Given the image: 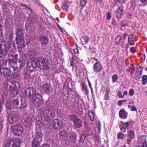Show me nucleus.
I'll use <instances>...</instances> for the list:
<instances>
[{
    "label": "nucleus",
    "mask_w": 147,
    "mask_h": 147,
    "mask_svg": "<svg viewBox=\"0 0 147 147\" xmlns=\"http://www.w3.org/2000/svg\"><path fill=\"white\" fill-rule=\"evenodd\" d=\"M102 69V65L100 62H96L93 65V69L94 72L98 73L100 72Z\"/></svg>",
    "instance_id": "f8f14e48"
},
{
    "label": "nucleus",
    "mask_w": 147,
    "mask_h": 147,
    "mask_svg": "<svg viewBox=\"0 0 147 147\" xmlns=\"http://www.w3.org/2000/svg\"><path fill=\"white\" fill-rule=\"evenodd\" d=\"M32 119L30 116H28L24 119V124L27 127H29L32 125Z\"/></svg>",
    "instance_id": "f3484780"
},
{
    "label": "nucleus",
    "mask_w": 147,
    "mask_h": 147,
    "mask_svg": "<svg viewBox=\"0 0 147 147\" xmlns=\"http://www.w3.org/2000/svg\"><path fill=\"white\" fill-rule=\"evenodd\" d=\"M128 36L130 38V39H133L134 38V35H129Z\"/></svg>",
    "instance_id": "052dcab7"
},
{
    "label": "nucleus",
    "mask_w": 147,
    "mask_h": 147,
    "mask_svg": "<svg viewBox=\"0 0 147 147\" xmlns=\"http://www.w3.org/2000/svg\"><path fill=\"white\" fill-rule=\"evenodd\" d=\"M147 138L145 135H142L140 136L138 138V143L140 144L143 142H147Z\"/></svg>",
    "instance_id": "6ab92c4d"
},
{
    "label": "nucleus",
    "mask_w": 147,
    "mask_h": 147,
    "mask_svg": "<svg viewBox=\"0 0 147 147\" xmlns=\"http://www.w3.org/2000/svg\"><path fill=\"white\" fill-rule=\"evenodd\" d=\"M3 120L2 119L0 120V130H1L3 128Z\"/></svg>",
    "instance_id": "3c124183"
},
{
    "label": "nucleus",
    "mask_w": 147,
    "mask_h": 147,
    "mask_svg": "<svg viewBox=\"0 0 147 147\" xmlns=\"http://www.w3.org/2000/svg\"><path fill=\"white\" fill-rule=\"evenodd\" d=\"M77 136L75 134H71L69 136L70 139L74 143L77 140Z\"/></svg>",
    "instance_id": "cd10ccee"
},
{
    "label": "nucleus",
    "mask_w": 147,
    "mask_h": 147,
    "mask_svg": "<svg viewBox=\"0 0 147 147\" xmlns=\"http://www.w3.org/2000/svg\"><path fill=\"white\" fill-rule=\"evenodd\" d=\"M131 70H134L135 69V67L133 65H132L131 66L129 67Z\"/></svg>",
    "instance_id": "338daca9"
},
{
    "label": "nucleus",
    "mask_w": 147,
    "mask_h": 147,
    "mask_svg": "<svg viewBox=\"0 0 147 147\" xmlns=\"http://www.w3.org/2000/svg\"><path fill=\"white\" fill-rule=\"evenodd\" d=\"M130 70L131 69L129 67H128L127 69L126 70V72L128 73H129L130 72Z\"/></svg>",
    "instance_id": "774afa93"
},
{
    "label": "nucleus",
    "mask_w": 147,
    "mask_h": 147,
    "mask_svg": "<svg viewBox=\"0 0 147 147\" xmlns=\"http://www.w3.org/2000/svg\"><path fill=\"white\" fill-rule=\"evenodd\" d=\"M78 117H79L78 115L75 114H73L69 115L68 116V119L70 121L74 123L78 119Z\"/></svg>",
    "instance_id": "412c9836"
},
{
    "label": "nucleus",
    "mask_w": 147,
    "mask_h": 147,
    "mask_svg": "<svg viewBox=\"0 0 147 147\" xmlns=\"http://www.w3.org/2000/svg\"><path fill=\"white\" fill-rule=\"evenodd\" d=\"M142 144L141 147H147V142L141 143Z\"/></svg>",
    "instance_id": "de8ad7c7"
},
{
    "label": "nucleus",
    "mask_w": 147,
    "mask_h": 147,
    "mask_svg": "<svg viewBox=\"0 0 147 147\" xmlns=\"http://www.w3.org/2000/svg\"><path fill=\"white\" fill-rule=\"evenodd\" d=\"M25 94L27 97L30 98L32 101L38 103L42 99V96L39 93L36 92V90L33 87L27 88L25 91Z\"/></svg>",
    "instance_id": "7ed1b4c3"
},
{
    "label": "nucleus",
    "mask_w": 147,
    "mask_h": 147,
    "mask_svg": "<svg viewBox=\"0 0 147 147\" xmlns=\"http://www.w3.org/2000/svg\"><path fill=\"white\" fill-rule=\"evenodd\" d=\"M21 142V140L18 138L11 140L5 143L4 147H20Z\"/></svg>",
    "instance_id": "0eeeda50"
},
{
    "label": "nucleus",
    "mask_w": 147,
    "mask_h": 147,
    "mask_svg": "<svg viewBox=\"0 0 147 147\" xmlns=\"http://www.w3.org/2000/svg\"><path fill=\"white\" fill-rule=\"evenodd\" d=\"M16 109L24 110L25 113H26L28 103L23 97L13 98L12 100Z\"/></svg>",
    "instance_id": "20e7f679"
},
{
    "label": "nucleus",
    "mask_w": 147,
    "mask_h": 147,
    "mask_svg": "<svg viewBox=\"0 0 147 147\" xmlns=\"http://www.w3.org/2000/svg\"><path fill=\"white\" fill-rule=\"evenodd\" d=\"M74 52L75 54H77L79 53L78 49L77 48L75 49L74 50Z\"/></svg>",
    "instance_id": "6e6d98bb"
},
{
    "label": "nucleus",
    "mask_w": 147,
    "mask_h": 147,
    "mask_svg": "<svg viewBox=\"0 0 147 147\" xmlns=\"http://www.w3.org/2000/svg\"><path fill=\"white\" fill-rule=\"evenodd\" d=\"M116 63L117 70L119 71H120L121 70V69L120 68V67L122 65V63L120 61H116Z\"/></svg>",
    "instance_id": "c85d7f7f"
},
{
    "label": "nucleus",
    "mask_w": 147,
    "mask_h": 147,
    "mask_svg": "<svg viewBox=\"0 0 147 147\" xmlns=\"http://www.w3.org/2000/svg\"><path fill=\"white\" fill-rule=\"evenodd\" d=\"M142 83L143 85H145L147 82V79H142Z\"/></svg>",
    "instance_id": "603ef678"
},
{
    "label": "nucleus",
    "mask_w": 147,
    "mask_h": 147,
    "mask_svg": "<svg viewBox=\"0 0 147 147\" xmlns=\"http://www.w3.org/2000/svg\"><path fill=\"white\" fill-rule=\"evenodd\" d=\"M42 84V85H41V93L42 94H45L46 93V83L43 82Z\"/></svg>",
    "instance_id": "a878e982"
},
{
    "label": "nucleus",
    "mask_w": 147,
    "mask_h": 147,
    "mask_svg": "<svg viewBox=\"0 0 147 147\" xmlns=\"http://www.w3.org/2000/svg\"><path fill=\"white\" fill-rule=\"evenodd\" d=\"M140 1L143 3H147V0H140Z\"/></svg>",
    "instance_id": "680f3d73"
},
{
    "label": "nucleus",
    "mask_w": 147,
    "mask_h": 147,
    "mask_svg": "<svg viewBox=\"0 0 147 147\" xmlns=\"http://www.w3.org/2000/svg\"><path fill=\"white\" fill-rule=\"evenodd\" d=\"M88 115L89 116L90 118V120L92 121H93L94 120V117H92V116L91 115H90L89 114H88Z\"/></svg>",
    "instance_id": "13d9d810"
},
{
    "label": "nucleus",
    "mask_w": 147,
    "mask_h": 147,
    "mask_svg": "<svg viewBox=\"0 0 147 147\" xmlns=\"http://www.w3.org/2000/svg\"><path fill=\"white\" fill-rule=\"evenodd\" d=\"M142 79H147V76L146 75H144L142 76Z\"/></svg>",
    "instance_id": "e2e57ef3"
},
{
    "label": "nucleus",
    "mask_w": 147,
    "mask_h": 147,
    "mask_svg": "<svg viewBox=\"0 0 147 147\" xmlns=\"http://www.w3.org/2000/svg\"><path fill=\"white\" fill-rule=\"evenodd\" d=\"M96 1V2L97 3H101L103 0H95Z\"/></svg>",
    "instance_id": "bf43d9fd"
},
{
    "label": "nucleus",
    "mask_w": 147,
    "mask_h": 147,
    "mask_svg": "<svg viewBox=\"0 0 147 147\" xmlns=\"http://www.w3.org/2000/svg\"><path fill=\"white\" fill-rule=\"evenodd\" d=\"M130 110L132 111H137V109L136 107L134 106H131L130 109Z\"/></svg>",
    "instance_id": "09e8293b"
},
{
    "label": "nucleus",
    "mask_w": 147,
    "mask_h": 147,
    "mask_svg": "<svg viewBox=\"0 0 147 147\" xmlns=\"http://www.w3.org/2000/svg\"><path fill=\"white\" fill-rule=\"evenodd\" d=\"M87 1L85 0H80V4L82 7H84Z\"/></svg>",
    "instance_id": "4c0bfd02"
},
{
    "label": "nucleus",
    "mask_w": 147,
    "mask_h": 147,
    "mask_svg": "<svg viewBox=\"0 0 147 147\" xmlns=\"http://www.w3.org/2000/svg\"><path fill=\"white\" fill-rule=\"evenodd\" d=\"M40 41L41 42L42 46L43 49H45V48L44 47L46 45V36H40Z\"/></svg>",
    "instance_id": "4be33fe9"
},
{
    "label": "nucleus",
    "mask_w": 147,
    "mask_h": 147,
    "mask_svg": "<svg viewBox=\"0 0 147 147\" xmlns=\"http://www.w3.org/2000/svg\"><path fill=\"white\" fill-rule=\"evenodd\" d=\"M74 125L76 128H80L82 126V122L81 120L78 118L74 123Z\"/></svg>",
    "instance_id": "aec40b11"
},
{
    "label": "nucleus",
    "mask_w": 147,
    "mask_h": 147,
    "mask_svg": "<svg viewBox=\"0 0 147 147\" xmlns=\"http://www.w3.org/2000/svg\"><path fill=\"white\" fill-rule=\"evenodd\" d=\"M14 105L13 102H10L9 100L6 102V107L7 109L9 110H11L13 107Z\"/></svg>",
    "instance_id": "5701e85b"
},
{
    "label": "nucleus",
    "mask_w": 147,
    "mask_h": 147,
    "mask_svg": "<svg viewBox=\"0 0 147 147\" xmlns=\"http://www.w3.org/2000/svg\"><path fill=\"white\" fill-rule=\"evenodd\" d=\"M16 44L17 47L18 48L24 47L26 46L25 41L24 40V38H20L16 39Z\"/></svg>",
    "instance_id": "ddd939ff"
},
{
    "label": "nucleus",
    "mask_w": 147,
    "mask_h": 147,
    "mask_svg": "<svg viewBox=\"0 0 147 147\" xmlns=\"http://www.w3.org/2000/svg\"><path fill=\"white\" fill-rule=\"evenodd\" d=\"M115 2H118V3H121V2H122L123 0H115Z\"/></svg>",
    "instance_id": "69168bd1"
},
{
    "label": "nucleus",
    "mask_w": 147,
    "mask_h": 147,
    "mask_svg": "<svg viewBox=\"0 0 147 147\" xmlns=\"http://www.w3.org/2000/svg\"><path fill=\"white\" fill-rule=\"evenodd\" d=\"M127 139L126 143L128 145L131 144L132 141L135 137L134 131V129H131L128 131L127 132Z\"/></svg>",
    "instance_id": "9d476101"
},
{
    "label": "nucleus",
    "mask_w": 147,
    "mask_h": 147,
    "mask_svg": "<svg viewBox=\"0 0 147 147\" xmlns=\"http://www.w3.org/2000/svg\"><path fill=\"white\" fill-rule=\"evenodd\" d=\"M123 104V101L122 100H119L117 102V105L119 106H121Z\"/></svg>",
    "instance_id": "5fc2aeb1"
},
{
    "label": "nucleus",
    "mask_w": 147,
    "mask_h": 147,
    "mask_svg": "<svg viewBox=\"0 0 147 147\" xmlns=\"http://www.w3.org/2000/svg\"><path fill=\"white\" fill-rule=\"evenodd\" d=\"M117 96L120 98H123L124 97V95H122L121 92L119 90L118 92Z\"/></svg>",
    "instance_id": "ea45409f"
},
{
    "label": "nucleus",
    "mask_w": 147,
    "mask_h": 147,
    "mask_svg": "<svg viewBox=\"0 0 147 147\" xmlns=\"http://www.w3.org/2000/svg\"><path fill=\"white\" fill-rule=\"evenodd\" d=\"M69 6V3L68 1L66 0L63 2L62 3L61 7L62 9L67 11Z\"/></svg>",
    "instance_id": "a211bd4d"
},
{
    "label": "nucleus",
    "mask_w": 147,
    "mask_h": 147,
    "mask_svg": "<svg viewBox=\"0 0 147 147\" xmlns=\"http://www.w3.org/2000/svg\"><path fill=\"white\" fill-rule=\"evenodd\" d=\"M14 134L16 136H20L23 133L24 131L22 125L19 123L13 125L11 127Z\"/></svg>",
    "instance_id": "423d86ee"
},
{
    "label": "nucleus",
    "mask_w": 147,
    "mask_h": 147,
    "mask_svg": "<svg viewBox=\"0 0 147 147\" xmlns=\"http://www.w3.org/2000/svg\"><path fill=\"white\" fill-rule=\"evenodd\" d=\"M74 61V57H72L71 58V60L70 61V66H72L73 67H74V65L75 64Z\"/></svg>",
    "instance_id": "e433bc0d"
},
{
    "label": "nucleus",
    "mask_w": 147,
    "mask_h": 147,
    "mask_svg": "<svg viewBox=\"0 0 147 147\" xmlns=\"http://www.w3.org/2000/svg\"><path fill=\"white\" fill-rule=\"evenodd\" d=\"M18 55L17 54H12L11 53H9V57H14L15 58H16L18 56Z\"/></svg>",
    "instance_id": "c03bdc74"
},
{
    "label": "nucleus",
    "mask_w": 147,
    "mask_h": 147,
    "mask_svg": "<svg viewBox=\"0 0 147 147\" xmlns=\"http://www.w3.org/2000/svg\"><path fill=\"white\" fill-rule=\"evenodd\" d=\"M121 39L122 36L121 35H119L117 36L115 38V45H118L121 43Z\"/></svg>",
    "instance_id": "393cba45"
},
{
    "label": "nucleus",
    "mask_w": 147,
    "mask_h": 147,
    "mask_svg": "<svg viewBox=\"0 0 147 147\" xmlns=\"http://www.w3.org/2000/svg\"><path fill=\"white\" fill-rule=\"evenodd\" d=\"M132 17L131 15V14H129L127 16V17L128 18H131Z\"/></svg>",
    "instance_id": "0e129e2a"
},
{
    "label": "nucleus",
    "mask_w": 147,
    "mask_h": 147,
    "mask_svg": "<svg viewBox=\"0 0 147 147\" xmlns=\"http://www.w3.org/2000/svg\"><path fill=\"white\" fill-rule=\"evenodd\" d=\"M26 61V58L24 56H21L17 62L15 61L13 59L9 60V69L7 67L6 63L5 62L0 66V72L1 74L6 76L14 75L16 73L22 69Z\"/></svg>",
    "instance_id": "f257e3e1"
},
{
    "label": "nucleus",
    "mask_w": 147,
    "mask_h": 147,
    "mask_svg": "<svg viewBox=\"0 0 147 147\" xmlns=\"http://www.w3.org/2000/svg\"><path fill=\"white\" fill-rule=\"evenodd\" d=\"M128 113L124 109H122L119 112V117L122 119H125L127 117Z\"/></svg>",
    "instance_id": "4468645a"
},
{
    "label": "nucleus",
    "mask_w": 147,
    "mask_h": 147,
    "mask_svg": "<svg viewBox=\"0 0 147 147\" xmlns=\"http://www.w3.org/2000/svg\"><path fill=\"white\" fill-rule=\"evenodd\" d=\"M122 125H119L120 129L123 131V133H125L126 131V128H127L129 126H132L134 123V122L133 121L124 122L121 121Z\"/></svg>",
    "instance_id": "6e6552de"
},
{
    "label": "nucleus",
    "mask_w": 147,
    "mask_h": 147,
    "mask_svg": "<svg viewBox=\"0 0 147 147\" xmlns=\"http://www.w3.org/2000/svg\"><path fill=\"white\" fill-rule=\"evenodd\" d=\"M26 64L27 69L30 73L36 70V67L41 69H46V63L45 59L42 60L40 63L39 59L36 58L31 59L28 61Z\"/></svg>",
    "instance_id": "f03ea898"
},
{
    "label": "nucleus",
    "mask_w": 147,
    "mask_h": 147,
    "mask_svg": "<svg viewBox=\"0 0 147 147\" xmlns=\"http://www.w3.org/2000/svg\"><path fill=\"white\" fill-rule=\"evenodd\" d=\"M105 99L106 100H108L109 99L108 93H106L104 96Z\"/></svg>",
    "instance_id": "79ce46f5"
},
{
    "label": "nucleus",
    "mask_w": 147,
    "mask_h": 147,
    "mask_svg": "<svg viewBox=\"0 0 147 147\" xmlns=\"http://www.w3.org/2000/svg\"><path fill=\"white\" fill-rule=\"evenodd\" d=\"M124 135L121 132L118 133L117 135V138L118 139H123Z\"/></svg>",
    "instance_id": "473e14b6"
},
{
    "label": "nucleus",
    "mask_w": 147,
    "mask_h": 147,
    "mask_svg": "<svg viewBox=\"0 0 147 147\" xmlns=\"http://www.w3.org/2000/svg\"><path fill=\"white\" fill-rule=\"evenodd\" d=\"M15 32L17 35V37L16 39L20 38H24V34L22 29L18 28L15 30Z\"/></svg>",
    "instance_id": "dca6fc26"
},
{
    "label": "nucleus",
    "mask_w": 147,
    "mask_h": 147,
    "mask_svg": "<svg viewBox=\"0 0 147 147\" xmlns=\"http://www.w3.org/2000/svg\"><path fill=\"white\" fill-rule=\"evenodd\" d=\"M90 40L89 37L87 36H84L83 37L81 38V40L82 45H84L85 44H86Z\"/></svg>",
    "instance_id": "b1692460"
},
{
    "label": "nucleus",
    "mask_w": 147,
    "mask_h": 147,
    "mask_svg": "<svg viewBox=\"0 0 147 147\" xmlns=\"http://www.w3.org/2000/svg\"><path fill=\"white\" fill-rule=\"evenodd\" d=\"M57 26L58 27V28L61 31V32H63V28L60 26H59V25L57 23Z\"/></svg>",
    "instance_id": "4d7b16f0"
},
{
    "label": "nucleus",
    "mask_w": 147,
    "mask_h": 147,
    "mask_svg": "<svg viewBox=\"0 0 147 147\" xmlns=\"http://www.w3.org/2000/svg\"><path fill=\"white\" fill-rule=\"evenodd\" d=\"M19 116L14 112H12L8 116V120L10 124L16 123L18 120Z\"/></svg>",
    "instance_id": "1a4fd4ad"
},
{
    "label": "nucleus",
    "mask_w": 147,
    "mask_h": 147,
    "mask_svg": "<svg viewBox=\"0 0 147 147\" xmlns=\"http://www.w3.org/2000/svg\"><path fill=\"white\" fill-rule=\"evenodd\" d=\"M123 12V9L122 7H119L117 11L115 12L116 17L118 20H119L121 19Z\"/></svg>",
    "instance_id": "2eb2a0df"
},
{
    "label": "nucleus",
    "mask_w": 147,
    "mask_h": 147,
    "mask_svg": "<svg viewBox=\"0 0 147 147\" xmlns=\"http://www.w3.org/2000/svg\"><path fill=\"white\" fill-rule=\"evenodd\" d=\"M59 135L61 138H64L67 135V133L65 131L63 130L59 132Z\"/></svg>",
    "instance_id": "c756f323"
},
{
    "label": "nucleus",
    "mask_w": 147,
    "mask_h": 147,
    "mask_svg": "<svg viewBox=\"0 0 147 147\" xmlns=\"http://www.w3.org/2000/svg\"><path fill=\"white\" fill-rule=\"evenodd\" d=\"M144 67H143L140 66L137 68V71L136 72H137V73H141V71H142H142Z\"/></svg>",
    "instance_id": "72a5a7b5"
},
{
    "label": "nucleus",
    "mask_w": 147,
    "mask_h": 147,
    "mask_svg": "<svg viewBox=\"0 0 147 147\" xmlns=\"http://www.w3.org/2000/svg\"><path fill=\"white\" fill-rule=\"evenodd\" d=\"M134 94V90L132 89H131L129 91V95L131 96H133Z\"/></svg>",
    "instance_id": "37998d69"
},
{
    "label": "nucleus",
    "mask_w": 147,
    "mask_h": 147,
    "mask_svg": "<svg viewBox=\"0 0 147 147\" xmlns=\"http://www.w3.org/2000/svg\"><path fill=\"white\" fill-rule=\"evenodd\" d=\"M98 131H99V133H100V131L101 130V124L100 121H98Z\"/></svg>",
    "instance_id": "a19ab883"
},
{
    "label": "nucleus",
    "mask_w": 147,
    "mask_h": 147,
    "mask_svg": "<svg viewBox=\"0 0 147 147\" xmlns=\"http://www.w3.org/2000/svg\"><path fill=\"white\" fill-rule=\"evenodd\" d=\"M49 62V61L47 59V70L50 69L52 67L51 64Z\"/></svg>",
    "instance_id": "c9c22d12"
},
{
    "label": "nucleus",
    "mask_w": 147,
    "mask_h": 147,
    "mask_svg": "<svg viewBox=\"0 0 147 147\" xmlns=\"http://www.w3.org/2000/svg\"><path fill=\"white\" fill-rule=\"evenodd\" d=\"M112 78L113 82H115L118 79V76L117 74H114L112 76Z\"/></svg>",
    "instance_id": "f704fd0d"
},
{
    "label": "nucleus",
    "mask_w": 147,
    "mask_h": 147,
    "mask_svg": "<svg viewBox=\"0 0 147 147\" xmlns=\"http://www.w3.org/2000/svg\"><path fill=\"white\" fill-rule=\"evenodd\" d=\"M52 90V88L51 86L47 84V91H48L50 92Z\"/></svg>",
    "instance_id": "58836bf2"
},
{
    "label": "nucleus",
    "mask_w": 147,
    "mask_h": 147,
    "mask_svg": "<svg viewBox=\"0 0 147 147\" xmlns=\"http://www.w3.org/2000/svg\"><path fill=\"white\" fill-rule=\"evenodd\" d=\"M130 51L133 53H134L136 52L135 49L134 47H132L130 48Z\"/></svg>",
    "instance_id": "864d4df0"
},
{
    "label": "nucleus",
    "mask_w": 147,
    "mask_h": 147,
    "mask_svg": "<svg viewBox=\"0 0 147 147\" xmlns=\"http://www.w3.org/2000/svg\"><path fill=\"white\" fill-rule=\"evenodd\" d=\"M82 12H83V11H82L80 12V13H81V14H82V16H86L87 15L88 12H87V11H86V10L84 11V13H83Z\"/></svg>",
    "instance_id": "8fccbe9b"
},
{
    "label": "nucleus",
    "mask_w": 147,
    "mask_h": 147,
    "mask_svg": "<svg viewBox=\"0 0 147 147\" xmlns=\"http://www.w3.org/2000/svg\"><path fill=\"white\" fill-rule=\"evenodd\" d=\"M141 73H137V72H135V73L134 74L135 79L137 80L140 79L142 76V71H141Z\"/></svg>",
    "instance_id": "7c9ffc66"
},
{
    "label": "nucleus",
    "mask_w": 147,
    "mask_h": 147,
    "mask_svg": "<svg viewBox=\"0 0 147 147\" xmlns=\"http://www.w3.org/2000/svg\"><path fill=\"white\" fill-rule=\"evenodd\" d=\"M4 99L3 98H0V109L1 108L2 105L4 103Z\"/></svg>",
    "instance_id": "49530a36"
},
{
    "label": "nucleus",
    "mask_w": 147,
    "mask_h": 147,
    "mask_svg": "<svg viewBox=\"0 0 147 147\" xmlns=\"http://www.w3.org/2000/svg\"><path fill=\"white\" fill-rule=\"evenodd\" d=\"M107 18L108 20H110L111 18V13L110 12H108L107 13Z\"/></svg>",
    "instance_id": "a18cd8bd"
},
{
    "label": "nucleus",
    "mask_w": 147,
    "mask_h": 147,
    "mask_svg": "<svg viewBox=\"0 0 147 147\" xmlns=\"http://www.w3.org/2000/svg\"><path fill=\"white\" fill-rule=\"evenodd\" d=\"M53 126L55 129H59L63 126V123L61 121L57 119L53 120L52 122Z\"/></svg>",
    "instance_id": "9b49d317"
},
{
    "label": "nucleus",
    "mask_w": 147,
    "mask_h": 147,
    "mask_svg": "<svg viewBox=\"0 0 147 147\" xmlns=\"http://www.w3.org/2000/svg\"><path fill=\"white\" fill-rule=\"evenodd\" d=\"M13 86H11L9 88V90L12 91H14L17 89V86L16 85V84H13Z\"/></svg>",
    "instance_id": "2f4dec72"
},
{
    "label": "nucleus",
    "mask_w": 147,
    "mask_h": 147,
    "mask_svg": "<svg viewBox=\"0 0 147 147\" xmlns=\"http://www.w3.org/2000/svg\"><path fill=\"white\" fill-rule=\"evenodd\" d=\"M42 136L40 131L36 132L35 137L32 142V147H40Z\"/></svg>",
    "instance_id": "39448f33"
},
{
    "label": "nucleus",
    "mask_w": 147,
    "mask_h": 147,
    "mask_svg": "<svg viewBox=\"0 0 147 147\" xmlns=\"http://www.w3.org/2000/svg\"><path fill=\"white\" fill-rule=\"evenodd\" d=\"M82 89L84 90L86 95L88 94L89 92V90L87 85L83 82L82 84Z\"/></svg>",
    "instance_id": "bb28decb"
}]
</instances>
